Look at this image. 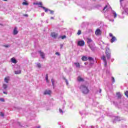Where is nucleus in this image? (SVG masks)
Here are the masks:
<instances>
[{"label":"nucleus","instance_id":"obj_1","mask_svg":"<svg viewBox=\"0 0 128 128\" xmlns=\"http://www.w3.org/2000/svg\"><path fill=\"white\" fill-rule=\"evenodd\" d=\"M86 42L90 50L92 51L94 50V44L92 42V40L90 38H87Z\"/></svg>","mask_w":128,"mask_h":128},{"label":"nucleus","instance_id":"obj_2","mask_svg":"<svg viewBox=\"0 0 128 128\" xmlns=\"http://www.w3.org/2000/svg\"><path fill=\"white\" fill-rule=\"evenodd\" d=\"M80 90H82V92L85 94H88V87H86V86L82 85L80 86Z\"/></svg>","mask_w":128,"mask_h":128},{"label":"nucleus","instance_id":"obj_3","mask_svg":"<svg viewBox=\"0 0 128 128\" xmlns=\"http://www.w3.org/2000/svg\"><path fill=\"white\" fill-rule=\"evenodd\" d=\"M106 54L108 60L110 58V50L108 48H106Z\"/></svg>","mask_w":128,"mask_h":128},{"label":"nucleus","instance_id":"obj_4","mask_svg":"<svg viewBox=\"0 0 128 128\" xmlns=\"http://www.w3.org/2000/svg\"><path fill=\"white\" fill-rule=\"evenodd\" d=\"M41 8L44 10L45 12H50V14H54V10H50L48 9L47 8H46V7L42 6Z\"/></svg>","mask_w":128,"mask_h":128},{"label":"nucleus","instance_id":"obj_5","mask_svg":"<svg viewBox=\"0 0 128 128\" xmlns=\"http://www.w3.org/2000/svg\"><path fill=\"white\" fill-rule=\"evenodd\" d=\"M109 36L110 38H112L110 40V42L112 43L114 41L116 40V38L114 36H112V33H110Z\"/></svg>","mask_w":128,"mask_h":128},{"label":"nucleus","instance_id":"obj_6","mask_svg":"<svg viewBox=\"0 0 128 128\" xmlns=\"http://www.w3.org/2000/svg\"><path fill=\"white\" fill-rule=\"evenodd\" d=\"M112 10V8H110V5L107 4V5H106V6L104 8V9H103V12H106V10Z\"/></svg>","mask_w":128,"mask_h":128},{"label":"nucleus","instance_id":"obj_7","mask_svg":"<svg viewBox=\"0 0 128 128\" xmlns=\"http://www.w3.org/2000/svg\"><path fill=\"white\" fill-rule=\"evenodd\" d=\"M95 34L96 36H100L102 34V30L100 29H97L95 32Z\"/></svg>","mask_w":128,"mask_h":128},{"label":"nucleus","instance_id":"obj_8","mask_svg":"<svg viewBox=\"0 0 128 128\" xmlns=\"http://www.w3.org/2000/svg\"><path fill=\"white\" fill-rule=\"evenodd\" d=\"M102 60H104V66H108V63H107L106 60V56H102Z\"/></svg>","mask_w":128,"mask_h":128},{"label":"nucleus","instance_id":"obj_9","mask_svg":"<svg viewBox=\"0 0 128 128\" xmlns=\"http://www.w3.org/2000/svg\"><path fill=\"white\" fill-rule=\"evenodd\" d=\"M78 46H84V40H80L78 42Z\"/></svg>","mask_w":128,"mask_h":128},{"label":"nucleus","instance_id":"obj_10","mask_svg":"<svg viewBox=\"0 0 128 128\" xmlns=\"http://www.w3.org/2000/svg\"><path fill=\"white\" fill-rule=\"evenodd\" d=\"M18 34V28L15 27L14 28V31H13V34L16 36V34Z\"/></svg>","mask_w":128,"mask_h":128},{"label":"nucleus","instance_id":"obj_11","mask_svg":"<svg viewBox=\"0 0 128 128\" xmlns=\"http://www.w3.org/2000/svg\"><path fill=\"white\" fill-rule=\"evenodd\" d=\"M51 36L54 38H56L58 37V34L56 33V32H53L51 34Z\"/></svg>","mask_w":128,"mask_h":128},{"label":"nucleus","instance_id":"obj_12","mask_svg":"<svg viewBox=\"0 0 128 128\" xmlns=\"http://www.w3.org/2000/svg\"><path fill=\"white\" fill-rule=\"evenodd\" d=\"M116 120H118L119 122L120 120H122V118L118 116L115 117V120H114V122Z\"/></svg>","mask_w":128,"mask_h":128},{"label":"nucleus","instance_id":"obj_13","mask_svg":"<svg viewBox=\"0 0 128 128\" xmlns=\"http://www.w3.org/2000/svg\"><path fill=\"white\" fill-rule=\"evenodd\" d=\"M52 91L50 90H46L44 92V94H50Z\"/></svg>","mask_w":128,"mask_h":128},{"label":"nucleus","instance_id":"obj_14","mask_svg":"<svg viewBox=\"0 0 128 128\" xmlns=\"http://www.w3.org/2000/svg\"><path fill=\"white\" fill-rule=\"evenodd\" d=\"M112 14L114 16V18H116V16H118V14H116V12L112 10Z\"/></svg>","mask_w":128,"mask_h":128},{"label":"nucleus","instance_id":"obj_15","mask_svg":"<svg viewBox=\"0 0 128 128\" xmlns=\"http://www.w3.org/2000/svg\"><path fill=\"white\" fill-rule=\"evenodd\" d=\"M39 53L40 54V56L42 58H44V52H42V51H39Z\"/></svg>","mask_w":128,"mask_h":128},{"label":"nucleus","instance_id":"obj_16","mask_svg":"<svg viewBox=\"0 0 128 128\" xmlns=\"http://www.w3.org/2000/svg\"><path fill=\"white\" fill-rule=\"evenodd\" d=\"M14 72H15L16 74H21V72H22V70H15Z\"/></svg>","mask_w":128,"mask_h":128},{"label":"nucleus","instance_id":"obj_17","mask_svg":"<svg viewBox=\"0 0 128 128\" xmlns=\"http://www.w3.org/2000/svg\"><path fill=\"white\" fill-rule=\"evenodd\" d=\"M10 80V77H6L4 78V82H6V84L8 83V81Z\"/></svg>","mask_w":128,"mask_h":128},{"label":"nucleus","instance_id":"obj_18","mask_svg":"<svg viewBox=\"0 0 128 128\" xmlns=\"http://www.w3.org/2000/svg\"><path fill=\"white\" fill-rule=\"evenodd\" d=\"M82 60L86 62L88 60V57H86V56H83L82 58Z\"/></svg>","mask_w":128,"mask_h":128},{"label":"nucleus","instance_id":"obj_19","mask_svg":"<svg viewBox=\"0 0 128 128\" xmlns=\"http://www.w3.org/2000/svg\"><path fill=\"white\" fill-rule=\"evenodd\" d=\"M2 88L4 90H6V88H8V84H4Z\"/></svg>","mask_w":128,"mask_h":128},{"label":"nucleus","instance_id":"obj_20","mask_svg":"<svg viewBox=\"0 0 128 128\" xmlns=\"http://www.w3.org/2000/svg\"><path fill=\"white\" fill-rule=\"evenodd\" d=\"M88 59L89 60H92V62H90V66L91 64H94V61H93L92 58V57H89V58H88Z\"/></svg>","mask_w":128,"mask_h":128},{"label":"nucleus","instance_id":"obj_21","mask_svg":"<svg viewBox=\"0 0 128 128\" xmlns=\"http://www.w3.org/2000/svg\"><path fill=\"white\" fill-rule=\"evenodd\" d=\"M77 80L78 82H84V78H82L80 76H78Z\"/></svg>","mask_w":128,"mask_h":128},{"label":"nucleus","instance_id":"obj_22","mask_svg":"<svg viewBox=\"0 0 128 128\" xmlns=\"http://www.w3.org/2000/svg\"><path fill=\"white\" fill-rule=\"evenodd\" d=\"M11 62H13V64H16V60L14 58H11Z\"/></svg>","mask_w":128,"mask_h":128},{"label":"nucleus","instance_id":"obj_23","mask_svg":"<svg viewBox=\"0 0 128 128\" xmlns=\"http://www.w3.org/2000/svg\"><path fill=\"white\" fill-rule=\"evenodd\" d=\"M74 64L76 66V68H80V64L78 62H74Z\"/></svg>","mask_w":128,"mask_h":128},{"label":"nucleus","instance_id":"obj_24","mask_svg":"<svg viewBox=\"0 0 128 128\" xmlns=\"http://www.w3.org/2000/svg\"><path fill=\"white\" fill-rule=\"evenodd\" d=\"M116 96L118 98H120L122 97V94H120V92L116 93Z\"/></svg>","mask_w":128,"mask_h":128},{"label":"nucleus","instance_id":"obj_25","mask_svg":"<svg viewBox=\"0 0 128 128\" xmlns=\"http://www.w3.org/2000/svg\"><path fill=\"white\" fill-rule=\"evenodd\" d=\"M59 38H62V40H64V38H66V35H64L63 36H59Z\"/></svg>","mask_w":128,"mask_h":128},{"label":"nucleus","instance_id":"obj_26","mask_svg":"<svg viewBox=\"0 0 128 128\" xmlns=\"http://www.w3.org/2000/svg\"><path fill=\"white\" fill-rule=\"evenodd\" d=\"M52 82L53 86V88H54V79H52Z\"/></svg>","mask_w":128,"mask_h":128},{"label":"nucleus","instance_id":"obj_27","mask_svg":"<svg viewBox=\"0 0 128 128\" xmlns=\"http://www.w3.org/2000/svg\"><path fill=\"white\" fill-rule=\"evenodd\" d=\"M36 66L38 68H42V65L40 63H37Z\"/></svg>","mask_w":128,"mask_h":128},{"label":"nucleus","instance_id":"obj_28","mask_svg":"<svg viewBox=\"0 0 128 128\" xmlns=\"http://www.w3.org/2000/svg\"><path fill=\"white\" fill-rule=\"evenodd\" d=\"M36 4H38V6H42V2L36 3ZM42 6H40V8H42Z\"/></svg>","mask_w":128,"mask_h":128},{"label":"nucleus","instance_id":"obj_29","mask_svg":"<svg viewBox=\"0 0 128 128\" xmlns=\"http://www.w3.org/2000/svg\"><path fill=\"white\" fill-rule=\"evenodd\" d=\"M46 82H48V74H46Z\"/></svg>","mask_w":128,"mask_h":128},{"label":"nucleus","instance_id":"obj_30","mask_svg":"<svg viewBox=\"0 0 128 128\" xmlns=\"http://www.w3.org/2000/svg\"><path fill=\"white\" fill-rule=\"evenodd\" d=\"M22 4H23V6H28V3L26 2H23Z\"/></svg>","mask_w":128,"mask_h":128},{"label":"nucleus","instance_id":"obj_31","mask_svg":"<svg viewBox=\"0 0 128 128\" xmlns=\"http://www.w3.org/2000/svg\"><path fill=\"white\" fill-rule=\"evenodd\" d=\"M82 34V31L80 30H78V33H77L78 36H80V34Z\"/></svg>","mask_w":128,"mask_h":128},{"label":"nucleus","instance_id":"obj_32","mask_svg":"<svg viewBox=\"0 0 128 128\" xmlns=\"http://www.w3.org/2000/svg\"><path fill=\"white\" fill-rule=\"evenodd\" d=\"M4 48H10V44H6V45H4Z\"/></svg>","mask_w":128,"mask_h":128},{"label":"nucleus","instance_id":"obj_33","mask_svg":"<svg viewBox=\"0 0 128 128\" xmlns=\"http://www.w3.org/2000/svg\"><path fill=\"white\" fill-rule=\"evenodd\" d=\"M59 112L60 114H64V111L60 108L59 109Z\"/></svg>","mask_w":128,"mask_h":128},{"label":"nucleus","instance_id":"obj_34","mask_svg":"<svg viewBox=\"0 0 128 128\" xmlns=\"http://www.w3.org/2000/svg\"><path fill=\"white\" fill-rule=\"evenodd\" d=\"M114 82H115L114 78L112 77V84H114Z\"/></svg>","mask_w":128,"mask_h":128},{"label":"nucleus","instance_id":"obj_35","mask_svg":"<svg viewBox=\"0 0 128 128\" xmlns=\"http://www.w3.org/2000/svg\"><path fill=\"white\" fill-rule=\"evenodd\" d=\"M0 101L4 102V98H0Z\"/></svg>","mask_w":128,"mask_h":128},{"label":"nucleus","instance_id":"obj_36","mask_svg":"<svg viewBox=\"0 0 128 128\" xmlns=\"http://www.w3.org/2000/svg\"><path fill=\"white\" fill-rule=\"evenodd\" d=\"M110 22H114V19L110 20L109 19Z\"/></svg>","mask_w":128,"mask_h":128},{"label":"nucleus","instance_id":"obj_37","mask_svg":"<svg viewBox=\"0 0 128 128\" xmlns=\"http://www.w3.org/2000/svg\"><path fill=\"white\" fill-rule=\"evenodd\" d=\"M0 116H4V113H2V112H0Z\"/></svg>","mask_w":128,"mask_h":128},{"label":"nucleus","instance_id":"obj_38","mask_svg":"<svg viewBox=\"0 0 128 128\" xmlns=\"http://www.w3.org/2000/svg\"><path fill=\"white\" fill-rule=\"evenodd\" d=\"M3 94H7L8 92H3Z\"/></svg>","mask_w":128,"mask_h":128},{"label":"nucleus","instance_id":"obj_39","mask_svg":"<svg viewBox=\"0 0 128 128\" xmlns=\"http://www.w3.org/2000/svg\"><path fill=\"white\" fill-rule=\"evenodd\" d=\"M60 48H62V46H64V45H62V44H60Z\"/></svg>","mask_w":128,"mask_h":128},{"label":"nucleus","instance_id":"obj_40","mask_svg":"<svg viewBox=\"0 0 128 128\" xmlns=\"http://www.w3.org/2000/svg\"><path fill=\"white\" fill-rule=\"evenodd\" d=\"M56 54H57V56H60V53H58V52H56Z\"/></svg>","mask_w":128,"mask_h":128},{"label":"nucleus","instance_id":"obj_41","mask_svg":"<svg viewBox=\"0 0 128 128\" xmlns=\"http://www.w3.org/2000/svg\"><path fill=\"white\" fill-rule=\"evenodd\" d=\"M66 82L68 86V80H66Z\"/></svg>","mask_w":128,"mask_h":128},{"label":"nucleus","instance_id":"obj_42","mask_svg":"<svg viewBox=\"0 0 128 128\" xmlns=\"http://www.w3.org/2000/svg\"><path fill=\"white\" fill-rule=\"evenodd\" d=\"M41 16H44V12H42V13L41 14Z\"/></svg>","mask_w":128,"mask_h":128},{"label":"nucleus","instance_id":"obj_43","mask_svg":"<svg viewBox=\"0 0 128 128\" xmlns=\"http://www.w3.org/2000/svg\"><path fill=\"white\" fill-rule=\"evenodd\" d=\"M124 0H120V5L122 6V2Z\"/></svg>","mask_w":128,"mask_h":128},{"label":"nucleus","instance_id":"obj_44","mask_svg":"<svg viewBox=\"0 0 128 128\" xmlns=\"http://www.w3.org/2000/svg\"><path fill=\"white\" fill-rule=\"evenodd\" d=\"M24 16H28V15L27 14H24Z\"/></svg>","mask_w":128,"mask_h":128},{"label":"nucleus","instance_id":"obj_45","mask_svg":"<svg viewBox=\"0 0 128 128\" xmlns=\"http://www.w3.org/2000/svg\"><path fill=\"white\" fill-rule=\"evenodd\" d=\"M99 92H100V93L102 92V90H100H100Z\"/></svg>","mask_w":128,"mask_h":128},{"label":"nucleus","instance_id":"obj_46","mask_svg":"<svg viewBox=\"0 0 128 128\" xmlns=\"http://www.w3.org/2000/svg\"><path fill=\"white\" fill-rule=\"evenodd\" d=\"M50 18L51 20H54V17H51Z\"/></svg>","mask_w":128,"mask_h":128},{"label":"nucleus","instance_id":"obj_47","mask_svg":"<svg viewBox=\"0 0 128 128\" xmlns=\"http://www.w3.org/2000/svg\"><path fill=\"white\" fill-rule=\"evenodd\" d=\"M114 59H112V62H114Z\"/></svg>","mask_w":128,"mask_h":128},{"label":"nucleus","instance_id":"obj_48","mask_svg":"<svg viewBox=\"0 0 128 128\" xmlns=\"http://www.w3.org/2000/svg\"><path fill=\"white\" fill-rule=\"evenodd\" d=\"M18 68H20V66H18Z\"/></svg>","mask_w":128,"mask_h":128},{"label":"nucleus","instance_id":"obj_49","mask_svg":"<svg viewBox=\"0 0 128 128\" xmlns=\"http://www.w3.org/2000/svg\"><path fill=\"white\" fill-rule=\"evenodd\" d=\"M84 64H88V62H84Z\"/></svg>","mask_w":128,"mask_h":128},{"label":"nucleus","instance_id":"obj_50","mask_svg":"<svg viewBox=\"0 0 128 128\" xmlns=\"http://www.w3.org/2000/svg\"><path fill=\"white\" fill-rule=\"evenodd\" d=\"M37 128H40V126H38L37 127Z\"/></svg>","mask_w":128,"mask_h":128},{"label":"nucleus","instance_id":"obj_51","mask_svg":"<svg viewBox=\"0 0 128 128\" xmlns=\"http://www.w3.org/2000/svg\"><path fill=\"white\" fill-rule=\"evenodd\" d=\"M4 2H6L8 0H3Z\"/></svg>","mask_w":128,"mask_h":128},{"label":"nucleus","instance_id":"obj_52","mask_svg":"<svg viewBox=\"0 0 128 128\" xmlns=\"http://www.w3.org/2000/svg\"><path fill=\"white\" fill-rule=\"evenodd\" d=\"M125 12H128L126 11V10H125Z\"/></svg>","mask_w":128,"mask_h":128}]
</instances>
